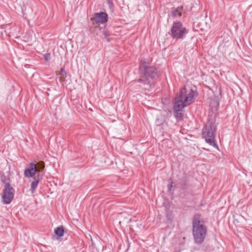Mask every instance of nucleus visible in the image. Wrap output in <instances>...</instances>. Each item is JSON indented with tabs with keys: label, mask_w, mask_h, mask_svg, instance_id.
I'll use <instances>...</instances> for the list:
<instances>
[{
	"label": "nucleus",
	"mask_w": 252,
	"mask_h": 252,
	"mask_svg": "<svg viewBox=\"0 0 252 252\" xmlns=\"http://www.w3.org/2000/svg\"><path fill=\"white\" fill-rule=\"evenodd\" d=\"M108 14L105 12L95 13L94 14V20L96 23L104 24L108 20Z\"/></svg>",
	"instance_id": "9"
},
{
	"label": "nucleus",
	"mask_w": 252,
	"mask_h": 252,
	"mask_svg": "<svg viewBox=\"0 0 252 252\" xmlns=\"http://www.w3.org/2000/svg\"><path fill=\"white\" fill-rule=\"evenodd\" d=\"M37 172L35 164L31 162L29 164V167L25 170L24 174L26 177H33Z\"/></svg>",
	"instance_id": "10"
},
{
	"label": "nucleus",
	"mask_w": 252,
	"mask_h": 252,
	"mask_svg": "<svg viewBox=\"0 0 252 252\" xmlns=\"http://www.w3.org/2000/svg\"><path fill=\"white\" fill-rule=\"evenodd\" d=\"M103 35L104 38H105L108 41H109V38H108L110 35L109 32L106 31H104L103 32Z\"/></svg>",
	"instance_id": "16"
},
{
	"label": "nucleus",
	"mask_w": 252,
	"mask_h": 252,
	"mask_svg": "<svg viewBox=\"0 0 252 252\" xmlns=\"http://www.w3.org/2000/svg\"><path fill=\"white\" fill-rule=\"evenodd\" d=\"M15 193L14 189L11 185L3 186L1 193L2 201L4 204H9L13 200Z\"/></svg>",
	"instance_id": "7"
},
{
	"label": "nucleus",
	"mask_w": 252,
	"mask_h": 252,
	"mask_svg": "<svg viewBox=\"0 0 252 252\" xmlns=\"http://www.w3.org/2000/svg\"><path fill=\"white\" fill-rule=\"evenodd\" d=\"M192 235L195 244L201 245L207 234V226L200 214H195L192 221Z\"/></svg>",
	"instance_id": "2"
},
{
	"label": "nucleus",
	"mask_w": 252,
	"mask_h": 252,
	"mask_svg": "<svg viewBox=\"0 0 252 252\" xmlns=\"http://www.w3.org/2000/svg\"><path fill=\"white\" fill-rule=\"evenodd\" d=\"M36 165V168L37 170V172H42L45 168V163L42 161H38Z\"/></svg>",
	"instance_id": "15"
},
{
	"label": "nucleus",
	"mask_w": 252,
	"mask_h": 252,
	"mask_svg": "<svg viewBox=\"0 0 252 252\" xmlns=\"http://www.w3.org/2000/svg\"><path fill=\"white\" fill-rule=\"evenodd\" d=\"M44 60L47 62L50 61V60L51 59V54L49 53H46V54H44Z\"/></svg>",
	"instance_id": "18"
},
{
	"label": "nucleus",
	"mask_w": 252,
	"mask_h": 252,
	"mask_svg": "<svg viewBox=\"0 0 252 252\" xmlns=\"http://www.w3.org/2000/svg\"><path fill=\"white\" fill-rule=\"evenodd\" d=\"M170 180L171 181L170 184L168 185V189L169 192L171 191V189L173 187V184L174 183L172 179H170Z\"/></svg>",
	"instance_id": "19"
},
{
	"label": "nucleus",
	"mask_w": 252,
	"mask_h": 252,
	"mask_svg": "<svg viewBox=\"0 0 252 252\" xmlns=\"http://www.w3.org/2000/svg\"><path fill=\"white\" fill-rule=\"evenodd\" d=\"M217 126L216 117L209 115L207 123L202 129V134L203 138L207 143L218 149L215 141Z\"/></svg>",
	"instance_id": "3"
},
{
	"label": "nucleus",
	"mask_w": 252,
	"mask_h": 252,
	"mask_svg": "<svg viewBox=\"0 0 252 252\" xmlns=\"http://www.w3.org/2000/svg\"><path fill=\"white\" fill-rule=\"evenodd\" d=\"M176 182L177 185H179L182 188V191L180 193V196L182 198H187L189 195H192V190L188 189L187 188L189 185V179L186 174L183 173L182 175H178Z\"/></svg>",
	"instance_id": "6"
},
{
	"label": "nucleus",
	"mask_w": 252,
	"mask_h": 252,
	"mask_svg": "<svg viewBox=\"0 0 252 252\" xmlns=\"http://www.w3.org/2000/svg\"><path fill=\"white\" fill-rule=\"evenodd\" d=\"M60 75L63 77H66L67 76V73L66 71L65 70L64 68H61L60 69Z\"/></svg>",
	"instance_id": "17"
},
{
	"label": "nucleus",
	"mask_w": 252,
	"mask_h": 252,
	"mask_svg": "<svg viewBox=\"0 0 252 252\" xmlns=\"http://www.w3.org/2000/svg\"><path fill=\"white\" fill-rule=\"evenodd\" d=\"M78 252H86L84 250L80 249V251Z\"/></svg>",
	"instance_id": "20"
},
{
	"label": "nucleus",
	"mask_w": 252,
	"mask_h": 252,
	"mask_svg": "<svg viewBox=\"0 0 252 252\" xmlns=\"http://www.w3.org/2000/svg\"><path fill=\"white\" fill-rule=\"evenodd\" d=\"M0 179L1 183L3 184V186L7 185H10V179L8 177H6L5 174L2 172H0Z\"/></svg>",
	"instance_id": "13"
},
{
	"label": "nucleus",
	"mask_w": 252,
	"mask_h": 252,
	"mask_svg": "<svg viewBox=\"0 0 252 252\" xmlns=\"http://www.w3.org/2000/svg\"><path fill=\"white\" fill-rule=\"evenodd\" d=\"M109 3L110 4H112V2H109Z\"/></svg>",
	"instance_id": "21"
},
{
	"label": "nucleus",
	"mask_w": 252,
	"mask_h": 252,
	"mask_svg": "<svg viewBox=\"0 0 252 252\" xmlns=\"http://www.w3.org/2000/svg\"><path fill=\"white\" fill-rule=\"evenodd\" d=\"M186 106L181 103V99L179 98H175V101L173 105V113L177 121L183 120L184 116V108Z\"/></svg>",
	"instance_id": "8"
},
{
	"label": "nucleus",
	"mask_w": 252,
	"mask_h": 252,
	"mask_svg": "<svg viewBox=\"0 0 252 252\" xmlns=\"http://www.w3.org/2000/svg\"><path fill=\"white\" fill-rule=\"evenodd\" d=\"M183 10V7L178 6L177 8H173L172 11V16L173 17H177L178 16H181V11Z\"/></svg>",
	"instance_id": "14"
},
{
	"label": "nucleus",
	"mask_w": 252,
	"mask_h": 252,
	"mask_svg": "<svg viewBox=\"0 0 252 252\" xmlns=\"http://www.w3.org/2000/svg\"><path fill=\"white\" fill-rule=\"evenodd\" d=\"M40 181L39 175H37L36 178H34V180L32 182L31 185V191L32 193H33Z\"/></svg>",
	"instance_id": "12"
},
{
	"label": "nucleus",
	"mask_w": 252,
	"mask_h": 252,
	"mask_svg": "<svg viewBox=\"0 0 252 252\" xmlns=\"http://www.w3.org/2000/svg\"><path fill=\"white\" fill-rule=\"evenodd\" d=\"M140 77L137 82L146 86V89L149 90L155 86V82L160 76V72L155 65H151L147 59L141 60L139 65Z\"/></svg>",
	"instance_id": "1"
},
{
	"label": "nucleus",
	"mask_w": 252,
	"mask_h": 252,
	"mask_svg": "<svg viewBox=\"0 0 252 252\" xmlns=\"http://www.w3.org/2000/svg\"><path fill=\"white\" fill-rule=\"evenodd\" d=\"M56 239L59 240L61 237H63L64 235V230L63 226L57 227L54 230Z\"/></svg>",
	"instance_id": "11"
},
{
	"label": "nucleus",
	"mask_w": 252,
	"mask_h": 252,
	"mask_svg": "<svg viewBox=\"0 0 252 252\" xmlns=\"http://www.w3.org/2000/svg\"><path fill=\"white\" fill-rule=\"evenodd\" d=\"M189 32V30L183 26L179 21L174 22L171 28L170 34L171 38L176 40L183 39Z\"/></svg>",
	"instance_id": "4"
},
{
	"label": "nucleus",
	"mask_w": 252,
	"mask_h": 252,
	"mask_svg": "<svg viewBox=\"0 0 252 252\" xmlns=\"http://www.w3.org/2000/svg\"><path fill=\"white\" fill-rule=\"evenodd\" d=\"M43 174H44V173H42V174H41V176H42L43 175Z\"/></svg>",
	"instance_id": "22"
},
{
	"label": "nucleus",
	"mask_w": 252,
	"mask_h": 252,
	"mask_svg": "<svg viewBox=\"0 0 252 252\" xmlns=\"http://www.w3.org/2000/svg\"><path fill=\"white\" fill-rule=\"evenodd\" d=\"M187 94V89L185 87L180 89V92L177 94L175 98H179L181 99V103L184 106L189 105L195 96H197L198 94L196 89H191L189 94L186 96Z\"/></svg>",
	"instance_id": "5"
}]
</instances>
